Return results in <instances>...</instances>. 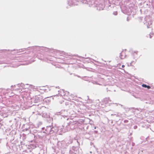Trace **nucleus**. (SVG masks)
Wrapping results in <instances>:
<instances>
[{
    "label": "nucleus",
    "instance_id": "nucleus-3",
    "mask_svg": "<svg viewBox=\"0 0 154 154\" xmlns=\"http://www.w3.org/2000/svg\"><path fill=\"white\" fill-rule=\"evenodd\" d=\"M148 89H150V87L149 86V85H147L146 87Z\"/></svg>",
    "mask_w": 154,
    "mask_h": 154
},
{
    "label": "nucleus",
    "instance_id": "nucleus-4",
    "mask_svg": "<svg viewBox=\"0 0 154 154\" xmlns=\"http://www.w3.org/2000/svg\"><path fill=\"white\" fill-rule=\"evenodd\" d=\"M121 65V64H119L117 65V66H120Z\"/></svg>",
    "mask_w": 154,
    "mask_h": 154
},
{
    "label": "nucleus",
    "instance_id": "nucleus-6",
    "mask_svg": "<svg viewBox=\"0 0 154 154\" xmlns=\"http://www.w3.org/2000/svg\"><path fill=\"white\" fill-rule=\"evenodd\" d=\"M134 53H135L136 54H137V51L134 52Z\"/></svg>",
    "mask_w": 154,
    "mask_h": 154
},
{
    "label": "nucleus",
    "instance_id": "nucleus-1",
    "mask_svg": "<svg viewBox=\"0 0 154 154\" xmlns=\"http://www.w3.org/2000/svg\"><path fill=\"white\" fill-rule=\"evenodd\" d=\"M126 56L125 51H122L120 54V57L122 59H123Z\"/></svg>",
    "mask_w": 154,
    "mask_h": 154
},
{
    "label": "nucleus",
    "instance_id": "nucleus-2",
    "mask_svg": "<svg viewBox=\"0 0 154 154\" xmlns=\"http://www.w3.org/2000/svg\"><path fill=\"white\" fill-rule=\"evenodd\" d=\"M142 86L143 87L146 88L147 87V85L145 84H143L142 85Z\"/></svg>",
    "mask_w": 154,
    "mask_h": 154
},
{
    "label": "nucleus",
    "instance_id": "nucleus-5",
    "mask_svg": "<svg viewBox=\"0 0 154 154\" xmlns=\"http://www.w3.org/2000/svg\"><path fill=\"white\" fill-rule=\"evenodd\" d=\"M122 68H124L125 67V66L124 65H122Z\"/></svg>",
    "mask_w": 154,
    "mask_h": 154
},
{
    "label": "nucleus",
    "instance_id": "nucleus-7",
    "mask_svg": "<svg viewBox=\"0 0 154 154\" xmlns=\"http://www.w3.org/2000/svg\"><path fill=\"white\" fill-rule=\"evenodd\" d=\"M123 70H124V71H125V70L124 69H123Z\"/></svg>",
    "mask_w": 154,
    "mask_h": 154
}]
</instances>
